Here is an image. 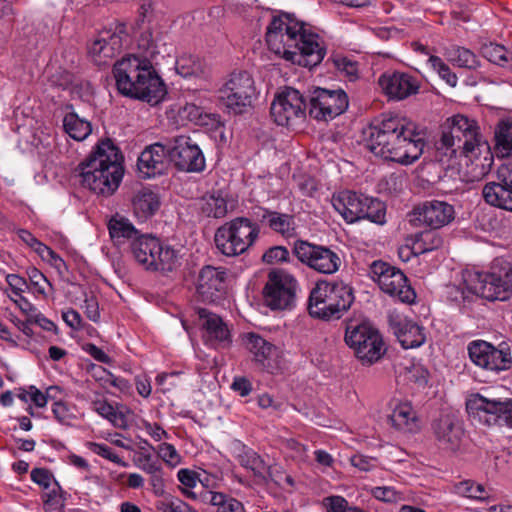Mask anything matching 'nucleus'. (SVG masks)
<instances>
[{"instance_id":"603ef678","label":"nucleus","mask_w":512,"mask_h":512,"mask_svg":"<svg viewBox=\"0 0 512 512\" xmlns=\"http://www.w3.org/2000/svg\"><path fill=\"white\" fill-rule=\"evenodd\" d=\"M138 47L146 53V58H154L159 52L156 50L155 40L152 32L148 29L143 31L138 38Z\"/></svg>"},{"instance_id":"72a5a7b5","label":"nucleus","mask_w":512,"mask_h":512,"mask_svg":"<svg viewBox=\"0 0 512 512\" xmlns=\"http://www.w3.org/2000/svg\"><path fill=\"white\" fill-rule=\"evenodd\" d=\"M438 229L421 231L411 236V250L414 255L424 254L440 248L443 245V238L437 232Z\"/></svg>"},{"instance_id":"5701e85b","label":"nucleus","mask_w":512,"mask_h":512,"mask_svg":"<svg viewBox=\"0 0 512 512\" xmlns=\"http://www.w3.org/2000/svg\"><path fill=\"white\" fill-rule=\"evenodd\" d=\"M439 445L450 451H456L461 444L464 430L461 421L453 413L441 414L432 424Z\"/></svg>"},{"instance_id":"7c9ffc66","label":"nucleus","mask_w":512,"mask_h":512,"mask_svg":"<svg viewBox=\"0 0 512 512\" xmlns=\"http://www.w3.org/2000/svg\"><path fill=\"white\" fill-rule=\"evenodd\" d=\"M66 114L63 118L64 131L74 140L83 141L92 132L91 123L80 118L76 112L73 111V105H65Z\"/></svg>"},{"instance_id":"0eeeda50","label":"nucleus","mask_w":512,"mask_h":512,"mask_svg":"<svg viewBox=\"0 0 512 512\" xmlns=\"http://www.w3.org/2000/svg\"><path fill=\"white\" fill-rule=\"evenodd\" d=\"M469 292L489 301H505L512 295V266L495 261L490 271L469 272L464 278Z\"/></svg>"},{"instance_id":"4d7b16f0","label":"nucleus","mask_w":512,"mask_h":512,"mask_svg":"<svg viewBox=\"0 0 512 512\" xmlns=\"http://www.w3.org/2000/svg\"><path fill=\"white\" fill-rule=\"evenodd\" d=\"M231 389L238 393L241 397H246L252 391V383L248 378L244 376H238L234 378L231 384Z\"/></svg>"},{"instance_id":"6e6d98bb","label":"nucleus","mask_w":512,"mask_h":512,"mask_svg":"<svg viewBox=\"0 0 512 512\" xmlns=\"http://www.w3.org/2000/svg\"><path fill=\"white\" fill-rule=\"evenodd\" d=\"M158 455L171 466L179 463V455L172 444L161 443L157 449Z\"/></svg>"},{"instance_id":"7ed1b4c3","label":"nucleus","mask_w":512,"mask_h":512,"mask_svg":"<svg viewBox=\"0 0 512 512\" xmlns=\"http://www.w3.org/2000/svg\"><path fill=\"white\" fill-rule=\"evenodd\" d=\"M113 75L123 96L157 105L167 94L163 80L146 57H123L114 64Z\"/></svg>"},{"instance_id":"423d86ee","label":"nucleus","mask_w":512,"mask_h":512,"mask_svg":"<svg viewBox=\"0 0 512 512\" xmlns=\"http://www.w3.org/2000/svg\"><path fill=\"white\" fill-rule=\"evenodd\" d=\"M354 302L353 289L343 282L318 281L311 290L308 311L318 319H339Z\"/></svg>"},{"instance_id":"bb28decb","label":"nucleus","mask_w":512,"mask_h":512,"mask_svg":"<svg viewBox=\"0 0 512 512\" xmlns=\"http://www.w3.org/2000/svg\"><path fill=\"white\" fill-rule=\"evenodd\" d=\"M498 182H488L482 189V196L490 206L512 212V185L506 176H498Z\"/></svg>"},{"instance_id":"338daca9","label":"nucleus","mask_w":512,"mask_h":512,"mask_svg":"<svg viewBox=\"0 0 512 512\" xmlns=\"http://www.w3.org/2000/svg\"><path fill=\"white\" fill-rule=\"evenodd\" d=\"M94 410L106 419L115 417V410L111 404L107 401L96 400L93 402Z\"/></svg>"},{"instance_id":"c03bdc74","label":"nucleus","mask_w":512,"mask_h":512,"mask_svg":"<svg viewBox=\"0 0 512 512\" xmlns=\"http://www.w3.org/2000/svg\"><path fill=\"white\" fill-rule=\"evenodd\" d=\"M482 53L486 59L499 66L504 67L512 62L511 54L500 44L490 43L489 45H485L482 49Z\"/></svg>"},{"instance_id":"dca6fc26","label":"nucleus","mask_w":512,"mask_h":512,"mask_svg":"<svg viewBox=\"0 0 512 512\" xmlns=\"http://www.w3.org/2000/svg\"><path fill=\"white\" fill-rule=\"evenodd\" d=\"M306 101L298 90L286 87L272 102L270 115L277 125L294 126L305 118Z\"/></svg>"},{"instance_id":"a19ab883","label":"nucleus","mask_w":512,"mask_h":512,"mask_svg":"<svg viewBox=\"0 0 512 512\" xmlns=\"http://www.w3.org/2000/svg\"><path fill=\"white\" fill-rule=\"evenodd\" d=\"M176 71L182 77L200 76L204 72L202 61L193 55H183L176 61Z\"/></svg>"},{"instance_id":"20e7f679","label":"nucleus","mask_w":512,"mask_h":512,"mask_svg":"<svg viewBox=\"0 0 512 512\" xmlns=\"http://www.w3.org/2000/svg\"><path fill=\"white\" fill-rule=\"evenodd\" d=\"M123 156L110 138L100 141L95 150L78 165L81 183L96 194L112 195L123 175Z\"/></svg>"},{"instance_id":"5fc2aeb1","label":"nucleus","mask_w":512,"mask_h":512,"mask_svg":"<svg viewBox=\"0 0 512 512\" xmlns=\"http://www.w3.org/2000/svg\"><path fill=\"white\" fill-rule=\"evenodd\" d=\"M84 309L87 318L93 322H98L100 319L99 305L97 298L91 293L88 295L84 293Z\"/></svg>"},{"instance_id":"2eb2a0df","label":"nucleus","mask_w":512,"mask_h":512,"mask_svg":"<svg viewBox=\"0 0 512 512\" xmlns=\"http://www.w3.org/2000/svg\"><path fill=\"white\" fill-rule=\"evenodd\" d=\"M293 254L302 264L325 275L336 273L342 264V260L336 251L327 246L304 240L295 241Z\"/></svg>"},{"instance_id":"4468645a","label":"nucleus","mask_w":512,"mask_h":512,"mask_svg":"<svg viewBox=\"0 0 512 512\" xmlns=\"http://www.w3.org/2000/svg\"><path fill=\"white\" fill-rule=\"evenodd\" d=\"M309 115L317 121L328 122L343 114L349 100L342 89H326L315 87L307 96Z\"/></svg>"},{"instance_id":"69168bd1","label":"nucleus","mask_w":512,"mask_h":512,"mask_svg":"<svg viewBox=\"0 0 512 512\" xmlns=\"http://www.w3.org/2000/svg\"><path fill=\"white\" fill-rule=\"evenodd\" d=\"M6 281L16 295H20L22 292H24V288L27 287V281L25 278L17 274H8Z\"/></svg>"},{"instance_id":"cd10ccee","label":"nucleus","mask_w":512,"mask_h":512,"mask_svg":"<svg viewBox=\"0 0 512 512\" xmlns=\"http://www.w3.org/2000/svg\"><path fill=\"white\" fill-rule=\"evenodd\" d=\"M366 195L346 191L338 197H333V207L348 223H354L363 219Z\"/></svg>"},{"instance_id":"052dcab7","label":"nucleus","mask_w":512,"mask_h":512,"mask_svg":"<svg viewBox=\"0 0 512 512\" xmlns=\"http://www.w3.org/2000/svg\"><path fill=\"white\" fill-rule=\"evenodd\" d=\"M50 81L53 86L66 89L72 84V75L64 70L57 71L56 73L51 75Z\"/></svg>"},{"instance_id":"ea45409f","label":"nucleus","mask_w":512,"mask_h":512,"mask_svg":"<svg viewBox=\"0 0 512 512\" xmlns=\"http://www.w3.org/2000/svg\"><path fill=\"white\" fill-rule=\"evenodd\" d=\"M363 210V219L372 223L383 225L386 222V205L377 198L366 196Z\"/></svg>"},{"instance_id":"f257e3e1","label":"nucleus","mask_w":512,"mask_h":512,"mask_svg":"<svg viewBox=\"0 0 512 512\" xmlns=\"http://www.w3.org/2000/svg\"><path fill=\"white\" fill-rule=\"evenodd\" d=\"M366 147L377 157L403 165L423 153L425 141L416 126L404 117L382 114L363 131Z\"/></svg>"},{"instance_id":"b1692460","label":"nucleus","mask_w":512,"mask_h":512,"mask_svg":"<svg viewBox=\"0 0 512 512\" xmlns=\"http://www.w3.org/2000/svg\"><path fill=\"white\" fill-rule=\"evenodd\" d=\"M415 220L422 222L432 229H440L448 225L455 217L452 205L444 201H426L413 210Z\"/></svg>"},{"instance_id":"c756f323","label":"nucleus","mask_w":512,"mask_h":512,"mask_svg":"<svg viewBox=\"0 0 512 512\" xmlns=\"http://www.w3.org/2000/svg\"><path fill=\"white\" fill-rule=\"evenodd\" d=\"M392 325L394 334L404 349L419 347L426 340L424 328L411 320L399 319Z\"/></svg>"},{"instance_id":"c9c22d12","label":"nucleus","mask_w":512,"mask_h":512,"mask_svg":"<svg viewBox=\"0 0 512 512\" xmlns=\"http://www.w3.org/2000/svg\"><path fill=\"white\" fill-rule=\"evenodd\" d=\"M262 221H265L273 231L284 237H291L294 234V220L293 216L289 214L265 210Z\"/></svg>"},{"instance_id":"de8ad7c7","label":"nucleus","mask_w":512,"mask_h":512,"mask_svg":"<svg viewBox=\"0 0 512 512\" xmlns=\"http://www.w3.org/2000/svg\"><path fill=\"white\" fill-rule=\"evenodd\" d=\"M262 262L266 264H278L290 261V253L284 246H273L267 249L262 255Z\"/></svg>"},{"instance_id":"680f3d73","label":"nucleus","mask_w":512,"mask_h":512,"mask_svg":"<svg viewBox=\"0 0 512 512\" xmlns=\"http://www.w3.org/2000/svg\"><path fill=\"white\" fill-rule=\"evenodd\" d=\"M373 496L383 502L392 503L397 500L396 492L390 487H376L372 491Z\"/></svg>"},{"instance_id":"aec40b11","label":"nucleus","mask_w":512,"mask_h":512,"mask_svg":"<svg viewBox=\"0 0 512 512\" xmlns=\"http://www.w3.org/2000/svg\"><path fill=\"white\" fill-rule=\"evenodd\" d=\"M227 271L223 267L204 266L198 274L196 292L205 303H216L226 293Z\"/></svg>"},{"instance_id":"774afa93","label":"nucleus","mask_w":512,"mask_h":512,"mask_svg":"<svg viewBox=\"0 0 512 512\" xmlns=\"http://www.w3.org/2000/svg\"><path fill=\"white\" fill-rule=\"evenodd\" d=\"M428 378L429 372L421 366L414 367L413 370L411 371V380L418 386H426L428 383Z\"/></svg>"},{"instance_id":"e2e57ef3","label":"nucleus","mask_w":512,"mask_h":512,"mask_svg":"<svg viewBox=\"0 0 512 512\" xmlns=\"http://www.w3.org/2000/svg\"><path fill=\"white\" fill-rule=\"evenodd\" d=\"M64 322L74 330H79L82 327L81 315L74 309H69L62 313Z\"/></svg>"},{"instance_id":"f03ea898","label":"nucleus","mask_w":512,"mask_h":512,"mask_svg":"<svg viewBox=\"0 0 512 512\" xmlns=\"http://www.w3.org/2000/svg\"><path fill=\"white\" fill-rule=\"evenodd\" d=\"M293 14L274 16L267 27L266 42L269 49L285 60L303 67L320 64L326 49L320 45L319 35L305 28Z\"/></svg>"},{"instance_id":"39448f33","label":"nucleus","mask_w":512,"mask_h":512,"mask_svg":"<svg viewBox=\"0 0 512 512\" xmlns=\"http://www.w3.org/2000/svg\"><path fill=\"white\" fill-rule=\"evenodd\" d=\"M436 149L443 156L452 158L457 153L468 157L470 153L476 150L481 153L483 149L489 153L490 146L487 141L482 140L476 121L458 114L448 118L442 126Z\"/></svg>"},{"instance_id":"3c124183","label":"nucleus","mask_w":512,"mask_h":512,"mask_svg":"<svg viewBox=\"0 0 512 512\" xmlns=\"http://www.w3.org/2000/svg\"><path fill=\"white\" fill-rule=\"evenodd\" d=\"M156 508L158 512H196L180 499L158 502Z\"/></svg>"},{"instance_id":"412c9836","label":"nucleus","mask_w":512,"mask_h":512,"mask_svg":"<svg viewBox=\"0 0 512 512\" xmlns=\"http://www.w3.org/2000/svg\"><path fill=\"white\" fill-rule=\"evenodd\" d=\"M378 83L384 93L394 100H404L419 92L420 83L412 75L404 72H385Z\"/></svg>"},{"instance_id":"9d476101","label":"nucleus","mask_w":512,"mask_h":512,"mask_svg":"<svg viewBox=\"0 0 512 512\" xmlns=\"http://www.w3.org/2000/svg\"><path fill=\"white\" fill-rule=\"evenodd\" d=\"M345 342L354 350L363 365L377 362L385 353L382 336L368 323L349 325L345 333Z\"/></svg>"},{"instance_id":"2f4dec72","label":"nucleus","mask_w":512,"mask_h":512,"mask_svg":"<svg viewBox=\"0 0 512 512\" xmlns=\"http://www.w3.org/2000/svg\"><path fill=\"white\" fill-rule=\"evenodd\" d=\"M388 422L402 432H413L417 429L416 414L409 403L398 404L388 416Z\"/></svg>"},{"instance_id":"37998d69","label":"nucleus","mask_w":512,"mask_h":512,"mask_svg":"<svg viewBox=\"0 0 512 512\" xmlns=\"http://www.w3.org/2000/svg\"><path fill=\"white\" fill-rule=\"evenodd\" d=\"M240 464L250 469L255 477L266 480V468L265 461L254 451H247L240 456Z\"/></svg>"},{"instance_id":"4c0bfd02","label":"nucleus","mask_w":512,"mask_h":512,"mask_svg":"<svg viewBox=\"0 0 512 512\" xmlns=\"http://www.w3.org/2000/svg\"><path fill=\"white\" fill-rule=\"evenodd\" d=\"M213 506H217V512H246L243 504L222 492L206 491L203 500H208Z\"/></svg>"},{"instance_id":"864d4df0","label":"nucleus","mask_w":512,"mask_h":512,"mask_svg":"<svg viewBox=\"0 0 512 512\" xmlns=\"http://www.w3.org/2000/svg\"><path fill=\"white\" fill-rule=\"evenodd\" d=\"M31 480L41 486L43 489H48L54 482L53 474L46 468H34L30 474Z\"/></svg>"},{"instance_id":"a878e982","label":"nucleus","mask_w":512,"mask_h":512,"mask_svg":"<svg viewBox=\"0 0 512 512\" xmlns=\"http://www.w3.org/2000/svg\"><path fill=\"white\" fill-rule=\"evenodd\" d=\"M243 345L253 355V360L264 370L272 372L278 356L277 347L257 333L250 332L242 336Z\"/></svg>"},{"instance_id":"f3484780","label":"nucleus","mask_w":512,"mask_h":512,"mask_svg":"<svg viewBox=\"0 0 512 512\" xmlns=\"http://www.w3.org/2000/svg\"><path fill=\"white\" fill-rule=\"evenodd\" d=\"M297 282L283 270L269 272L263 289L265 303L272 310L291 308L295 302Z\"/></svg>"},{"instance_id":"9b49d317","label":"nucleus","mask_w":512,"mask_h":512,"mask_svg":"<svg viewBox=\"0 0 512 512\" xmlns=\"http://www.w3.org/2000/svg\"><path fill=\"white\" fill-rule=\"evenodd\" d=\"M466 410L484 425L512 428V399H492L473 394L466 402Z\"/></svg>"},{"instance_id":"49530a36","label":"nucleus","mask_w":512,"mask_h":512,"mask_svg":"<svg viewBox=\"0 0 512 512\" xmlns=\"http://www.w3.org/2000/svg\"><path fill=\"white\" fill-rule=\"evenodd\" d=\"M61 493V486L56 480H54V488L42 496L47 512L59 510L64 506V499L62 498Z\"/></svg>"},{"instance_id":"473e14b6","label":"nucleus","mask_w":512,"mask_h":512,"mask_svg":"<svg viewBox=\"0 0 512 512\" xmlns=\"http://www.w3.org/2000/svg\"><path fill=\"white\" fill-rule=\"evenodd\" d=\"M132 204L135 215L146 219L159 209L160 201L157 193L149 188H142L134 196Z\"/></svg>"},{"instance_id":"f8f14e48","label":"nucleus","mask_w":512,"mask_h":512,"mask_svg":"<svg viewBox=\"0 0 512 512\" xmlns=\"http://www.w3.org/2000/svg\"><path fill=\"white\" fill-rule=\"evenodd\" d=\"M255 91L254 80L248 72H233L220 88L219 99L230 113L243 114L251 107Z\"/></svg>"},{"instance_id":"a18cd8bd","label":"nucleus","mask_w":512,"mask_h":512,"mask_svg":"<svg viewBox=\"0 0 512 512\" xmlns=\"http://www.w3.org/2000/svg\"><path fill=\"white\" fill-rule=\"evenodd\" d=\"M429 63L438 75L451 87L457 85L458 78L450 67L438 56L432 55L429 58Z\"/></svg>"},{"instance_id":"a211bd4d","label":"nucleus","mask_w":512,"mask_h":512,"mask_svg":"<svg viewBox=\"0 0 512 512\" xmlns=\"http://www.w3.org/2000/svg\"><path fill=\"white\" fill-rule=\"evenodd\" d=\"M169 160L179 171L187 173H201L206 168L202 150L185 135L170 139Z\"/></svg>"},{"instance_id":"c85d7f7f","label":"nucleus","mask_w":512,"mask_h":512,"mask_svg":"<svg viewBox=\"0 0 512 512\" xmlns=\"http://www.w3.org/2000/svg\"><path fill=\"white\" fill-rule=\"evenodd\" d=\"M196 313L201 321L200 325L206 330L209 337L218 341L222 347H229L231 335L222 318L206 308H197Z\"/></svg>"},{"instance_id":"e433bc0d","label":"nucleus","mask_w":512,"mask_h":512,"mask_svg":"<svg viewBox=\"0 0 512 512\" xmlns=\"http://www.w3.org/2000/svg\"><path fill=\"white\" fill-rule=\"evenodd\" d=\"M108 230L114 241L120 242V239L134 240L140 232L124 216L116 214L108 222Z\"/></svg>"},{"instance_id":"8fccbe9b","label":"nucleus","mask_w":512,"mask_h":512,"mask_svg":"<svg viewBox=\"0 0 512 512\" xmlns=\"http://www.w3.org/2000/svg\"><path fill=\"white\" fill-rule=\"evenodd\" d=\"M88 446L95 454L115 463L120 466L126 467L128 464L123 461L111 447L102 443L89 442Z\"/></svg>"},{"instance_id":"ddd939ff","label":"nucleus","mask_w":512,"mask_h":512,"mask_svg":"<svg viewBox=\"0 0 512 512\" xmlns=\"http://www.w3.org/2000/svg\"><path fill=\"white\" fill-rule=\"evenodd\" d=\"M372 279L380 289L403 303H412L416 297L413 288L408 284L405 274L399 269L382 260L370 265Z\"/></svg>"},{"instance_id":"f704fd0d","label":"nucleus","mask_w":512,"mask_h":512,"mask_svg":"<svg viewBox=\"0 0 512 512\" xmlns=\"http://www.w3.org/2000/svg\"><path fill=\"white\" fill-rule=\"evenodd\" d=\"M495 151L501 157H512V121L500 120L494 131Z\"/></svg>"},{"instance_id":"1a4fd4ad","label":"nucleus","mask_w":512,"mask_h":512,"mask_svg":"<svg viewBox=\"0 0 512 512\" xmlns=\"http://www.w3.org/2000/svg\"><path fill=\"white\" fill-rule=\"evenodd\" d=\"M259 227L248 218H235L216 230L214 241L217 249L225 256L244 253L256 240Z\"/></svg>"},{"instance_id":"4be33fe9","label":"nucleus","mask_w":512,"mask_h":512,"mask_svg":"<svg viewBox=\"0 0 512 512\" xmlns=\"http://www.w3.org/2000/svg\"><path fill=\"white\" fill-rule=\"evenodd\" d=\"M169 150L170 139L166 142L151 144L141 152L137 167L144 178H151L164 173L166 160L169 159Z\"/></svg>"},{"instance_id":"6ab92c4d","label":"nucleus","mask_w":512,"mask_h":512,"mask_svg":"<svg viewBox=\"0 0 512 512\" xmlns=\"http://www.w3.org/2000/svg\"><path fill=\"white\" fill-rule=\"evenodd\" d=\"M471 361L485 371L499 373L512 366V356L508 347L497 348L486 341L477 340L468 345Z\"/></svg>"},{"instance_id":"79ce46f5","label":"nucleus","mask_w":512,"mask_h":512,"mask_svg":"<svg viewBox=\"0 0 512 512\" xmlns=\"http://www.w3.org/2000/svg\"><path fill=\"white\" fill-rule=\"evenodd\" d=\"M183 113L190 121L200 125H211L212 128H217L221 123L218 115H203L201 108L194 104H186L183 108Z\"/></svg>"},{"instance_id":"bf43d9fd","label":"nucleus","mask_w":512,"mask_h":512,"mask_svg":"<svg viewBox=\"0 0 512 512\" xmlns=\"http://www.w3.org/2000/svg\"><path fill=\"white\" fill-rule=\"evenodd\" d=\"M327 512H345L348 506L347 500L342 496H330L325 498Z\"/></svg>"},{"instance_id":"09e8293b","label":"nucleus","mask_w":512,"mask_h":512,"mask_svg":"<svg viewBox=\"0 0 512 512\" xmlns=\"http://www.w3.org/2000/svg\"><path fill=\"white\" fill-rule=\"evenodd\" d=\"M333 62L338 72L346 77L349 81L353 82L358 79L357 62H354L346 57L335 58Z\"/></svg>"},{"instance_id":"0e129e2a","label":"nucleus","mask_w":512,"mask_h":512,"mask_svg":"<svg viewBox=\"0 0 512 512\" xmlns=\"http://www.w3.org/2000/svg\"><path fill=\"white\" fill-rule=\"evenodd\" d=\"M178 480L186 488H194L197 485V473L189 469H181L178 471Z\"/></svg>"},{"instance_id":"6e6552de","label":"nucleus","mask_w":512,"mask_h":512,"mask_svg":"<svg viewBox=\"0 0 512 512\" xmlns=\"http://www.w3.org/2000/svg\"><path fill=\"white\" fill-rule=\"evenodd\" d=\"M135 260L147 270L173 271L178 265V253L170 246H163L159 239L148 234H139L131 242Z\"/></svg>"},{"instance_id":"58836bf2","label":"nucleus","mask_w":512,"mask_h":512,"mask_svg":"<svg viewBox=\"0 0 512 512\" xmlns=\"http://www.w3.org/2000/svg\"><path fill=\"white\" fill-rule=\"evenodd\" d=\"M447 56L452 64L460 68L474 70L480 66V61L477 56L465 47H452L447 51Z\"/></svg>"},{"instance_id":"393cba45","label":"nucleus","mask_w":512,"mask_h":512,"mask_svg":"<svg viewBox=\"0 0 512 512\" xmlns=\"http://www.w3.org/2000/svg\"><path fill=\"white\" fill-rule=\"evenodd\" d=\"M125 25L121 24L116 31H102L98 38L89 47V54L98 64H106L108 59H112L122 48V36L125 35Z\"/></svg>"},{"instance_id":"13d9d810","label":"nucleus","mask_w":512,"mask_h":512,"mask_svg":"<svg viewBox=\"0 0 512 512\" xmlns=\"http://www.w3.org/2000/svg\"><path fill=\"white\" fill-rule=\"evenodd\" d=\"M350 461L354 467L362 471H370L376 466V459L361 454L353 455Z\"/></svg>"}]
</instances>
